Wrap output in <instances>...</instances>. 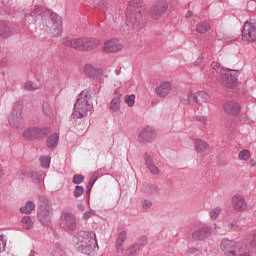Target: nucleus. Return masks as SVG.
<instances>
[{
    "label": "nucleus",
    "instance_id": "f8f14e48",
    "mask_svg": "<svg viewBox=\"0 0 256 256\" xmlns=\"http://www.w3.org/2000/svg\"><path fill=\"white\" fill-rule=\"evenodd\" d=\"M49 131V128L30 127L24 130L23 137L28 141L42 139V137L49 135Z\"/></svg>",
    "mask_w": 256,
    "mask_h": 256
},
{
    "label": "nucleus",
    "instance_id": "680f3d73",
    "mask_svg": "<svg viewBox=\"0 0 256 256\" xmlns=\"http://www.w3.org/2000/svg\"><path fill=\"white\" fill-rule=\"evenodd\" d=\"M5 175V173L3 172V170L0 169V179L1 177H3Z\"/></svg>",
    "mask_w": 256,
    "mask_h": 256
},
{
    "label": "nucleus",
    "instance_id": "393cba45",
    "mask_svg": "<svg viewBox=\"0 0 256 256\" xmlns=\"http://www.w3.org/2000/svg\"><path fill=\"white\" fill-rule=\"evenodd\" d=\"M0 37H3V39L11 37V27L5 21H0Z\"/></svg>",
    "mask_w": 256,
    "mask_h": 256
},
{
    "label": "nucleus",
    "instance_id": "f257e3e1",
    "mask_svg": "<svg viewBox=\"0 0 256 256\" xmlns=\"http://www.w3.org/2000/svg\"><path fill=\"white\" fill-rule=\"evenodd\" d=\"M126 25L132 31H141L147 25V18L143 15V2L131 0L126 9Z\"/></svg>",
    "mask_w": 256,
    "mask_h": 256
},
{
    "label": "nucleus",
    "instance_id": "6e6d98bb",
    "mask_svg": "<svg viewBox=\"0 0 256 256\" xmlns=\"http://www.w3.org/2000/svg\"><path fill=\"white\" fill-rule=\"evenodd\" d=\"M250 245H251V247L256 249V234L253 235Z\"/></svg>",
    "mask_w": 256,
    "mask_h": 256
},
{
    "label": "nucleus",
    "instance_id": "f704fd0d",
    "mask_svg": "<svg viewBox=\"0 0 256 256\" xmlns=\"http://www.w3.org/2000/svg\"><path fill=\"white\" fill-rule=\"evenodd\" d=\"M240 161H248L251 158V152L248 149L241 150L238 154Z\"/></svg>",
    "mask_w": 256,
    "mask_h": 256
},
{
    "label": "nucleus",
    "instance_id": "774afa93",
    "mask_svg": "<svg viewBox=\"0 0 256 256\" xmlns=\"http://www.w3.org/2000/svg\"><path fill=\"white\" fill-rule=\"evenodd\" d=\"M252 1H255V2H256V0H252Z\"/></svg>",
    "mask_w": 256,
    "mask_h": 256
},
{
    "label": "nucleus",
    "instance_id": "aec40b11",
    "mask_svg": "<svg viewBox=\"0 0 256 256\" xmlns=\"http://www.w3.org/2000/svg\"><path fill=\"white\" fill-rule=\"evenodd\" d=\"M63 223L68 231H77V217L75 215L69 212L64 213Z\"/></svg>",
    "mask_w": 256,
    "mask_h": 256
},
{
    "label": "nucleus",
    "instance_id": "bf43d9fd",
    "mask_svg": "<svg viewBox=\"0 0 256 256\" xmlns=\"http://www.w3.org/2000/svg\"><path fill=\"white\" fill-rule=\"evenodd\" d=\"M189 17H193V12L188 11V12L186 13V18H189Z\"/></svg>",
    "mask_w": 256,
    "mask_h": 256
},
{
    "label": "nucleus",
    "instance_id": "de8ad7c7",
    "mask_svg": "<svg viewBox=\"0 0 256 256\" xmlns=\"http://www.w3.org/2000/svg\"><path fill=\"white\" fill-rule=\"evenodd\" d=\"M110 0H101L98 4L95 5L98 9H105L109 5Z\"/></svg>",
    "mask_w": 256,
    "mask_h": 256
},
{
    "label": "nucleus",
    "instance_id": "6ab92c4d",
    "mask_svg": "<svg viewBox=\"0 0 256 256\" xmlns=\"http://www.w3.org/2000/svg\"><path fill=\"white\" fill-rule=\"evenodd\" d=\"M223 110L226 115H239V113H241V105L234 101H227L223 105Z\"/></svg>",
    "mask_w": 256,
    "mask_h": 256
},
{
    "label": "nucleus",
    "instance_id": "603ef678",
    "mask_svg": "<svg viewBox=\"0 0 256 256\" xmlns=\"http://www.w3.org/2000/svg\"><path fill=\"white\" fill-rule=\"evenodd\" d=\"M212 69H214L215 71H219V69H221V64L219 62H213L211 64Z\"/></svg>",
    "mask_w": 256,
    "mask_h": 256
},
{
    "label": "nucleus",
    "instance_id": "49530a36",
    "mask_svg": "<svg viewBox=\"0 0 256 256\" xmlns=\"http://www.w3.org/2000/svg\"><path fill=\"white\" fill-rule=\"evenodd\" d=\"M95 210H88V211H86L84 214H83V219L85 220V221H87V220H89V219H91V217H93V215H95Z\"/></svg>",
    "mask_w": 256,
    "mask_h": 256
},
{
    "label": "nucleus",
    "instance_id": "5fc2aeb1",
    "mask_svg": "<svg viewBox=\"0 0 256 256\" xmlns=\"http://www.w3.org/2000/svg\"><path fill=\"white\" fill-rule=\"evenodd\" d=\"M197 251H199V249L192 247L187 250V253H188V255H193V254L197 253Z\"/></svg>",
    "mask_w": 256,
    "mask_h": 256
},
{
    "label": "nucleus",
    "instance_id": "e2e57ef3",
    "mask_svg": "<svg viewBox=\"0 0 256 256\" xmlns=\"http://www.w3.org/2000/svg\"><path fill=\"white\" fill-rule=\"evenodd\" d=\"M29 256H35V251L31 250Z\"/></svg>",
    "mask_w": 256,
    "mask_h": 256
},
{
    "label": "nucleus",
    "instance_id": "a211bd4d",
    "mask_svg": "<svg viewBox=\"0 0 256 256\" xmlns=\"http://www.w3.org/2000/svg\"><path fill=\"white\" fill-rule=\"evenodd\" d=\"M171 89H172L171 82L164 81V82L160 83V85L155 88V94L160 99H165V97H167L169 95V93H171Z\"/></svg>",
    "mask_w": 256,
    "mask_h": 256
},
{
    "label": "nucleus",
    "instance_id": "e433bc0d",
    "mask_svg": "<svg viewBox=\"0 0 256 256\" xmlns=\"http://www.w3.org/2000/svg\"><path fill=\"white\" fill-rule=\"evenodd\" d=\"M45 13V8L41 6H35V8L32 9L30 15L31 17H39Z\"/></svg>",
    "mask_w": 256,
    "mask_h": 256
},
{
    "label": "nucleus",
    "instance_id": "864d4df0",
    "mask_svg": "<svg viewBox=\"0 0 256 256\" xmlns=\"http://www.w3.org/2000/svg\"><path fill=\"white\" fill-rule=\"evenodd\" d=\"M6 246H7V243H5V241L0 239V253H3V251H5Z\"/></svg>",
    "mask_w": 256,
    "mask_h": 256
},
{
    "label": "nucleus",
    "instance_id": "4d7b16f0",
    "mask_svg": "<svg viewBox=\"0 0 256 256\" xmlns=\"http://www.w3.org/2000/svg\"><path fill=\"white\" fill-rule=\"evenodd\" d=\"M77 209H79V211H85V205H83V204H78V205H77Z\"/></svg>",
    "mask_w": 256,
    "mask_h": 256
},
{
    "label": "nucleus",
    "instance_id": "c85d7f7f",
    "mask_svg": "<svg viewBox=\"0 0 256 256\" xmlns=\"http://www.w3.org/2000/svg\"><path fill=\"white\" fill-rule=\"evenodd\" d=\"M59 144V134L54 133L50 135L46 140V145L49 149H53V147H57Z\"/></svg>",
    "mask_w": 256,
    "mask_h": 256
},
{
    "label": "nucleus",
    "instance_id": "2f4dec72",
    "mask_svg": "<svg viewBox=\"0 0 256 256\" xmlns=\"http://www.w3.org/2000/svg\"><path fill=\"white\" fill-rule=\"evenodd\" d=\"M26 177H29L33 181V183H36V185L41 183V179H42L41 174H39L36 171L26 172Z\"/></svg>",
    "mask_w": 256,
    "mask_h": 256
},
{
    "label": "nucleus",
    "instance_id": "5701e85b",
    "mask_svg": "<svg viewBox=\"0 0 256 256\" xmlns=\"http://www.w3.org/2000/svg\"><path fill=\"white\" fill-rule=\"evenodd\" d=\"M182 101L185 105H193L197 103V93L193 91L186 92L182 95Z\"/></svg>",
    "mask_w": 256,
    "mask_h": 256
},
{
    "label": "nucleus",
    "instance_id": "7ed1b4c3",
    "mask_svg": "<svg viewBox=\"0 0 256 256\" xmlns=\"http://www.w3.org/2000/svg\"><path fill=\"white\" fill-rule=\"evenodd\" d=\"M78 241V249L84 253V255H91L95 251V245L97 244V234L93 231H78L76 234Z\"/></svg>",
    "mask_w": 256,
    "mask_h": 256
},
{
    "label": "nucleus",
    "instance_id": "4c0bfd02",
    "mask_svg": "<svg viewBox=\"0 0 256 256\" xmlns=\"http://www.w3.org/2000/svg\"><path fill=\"white\" fill-rule=\"evenodd\" d=\"M83 181H85V176L81 174H75L72 178V183H74V185H81Z\"/></svg>",
    "mask_w": 256,
    "mask_h": 256
},
{
    "label": "nucleus",
    "instance_id": "4be33fe9",
    "mask_svg": "<svg viewBox=\"0 0 256 256\" xmlns=\"http://www.w3.org/2000/svg\"><path fill=\"white\" fill-rule=\"evenodd\" d=\"M86 75L90 77V79H97V77L103 75V70L94 68L91 65H86L84 68Z\"/></svg>",
    "mask_w": 256,
    "mask_h": 256
},
{
    "label": "nucleus",
    "instance_id": "412c9836",
    "mask_svg": "<svg viewBox=\"0 0 256 256\" xmlns=\"http://www.w3.org/2000/svg\"><path fill=\"white\" fill-rule=\"evenodd\" d=\"M144 159L146 163L147 169L152 173V175H159V168L155 166V162L153 161V156L149 155V153L144 154Z\"/></svg>",
    "mask_w": 256,
    "mask_h": 256
},
{
    "label": "nucleus",
    "instance_id": "0eeeda50",
    "mask_svg": "<svg viewBox=\"0 0 256 256\" xmlns=\"http://www.w3.org/2000/svg\"><path fill=\"white\" fill-rule=\"evenodd\" d=\"M46 25L53 37H59L63 33V20L57 14H51L49 19L46 20Z\"/></svg>",
    "mask_w": 256,
    "mask_h": 256
},
{
    "label": "nucleus",
    "instance_id": "bb28decb",
    "mask_svg": "<svg viewBox=\"0 0 256 256\" xmlns=\"http://www.w3.org/2000/svg\"><path fill=\"white\" fill-rule=\"evenodd\" d=\"M194 146L197 153H204L205 150L209 149V144L205 140L196 139Z\"/></svg>",
    "mask_w": 256,
    "mask_h": 256
},
{
    "label": "nucleus",
    "instance_id": "7c9ffc66",
    "mask_svg": "<svg viewBox=\"0 0 256 256\" xmlns=\"http://www.w3.org/2000/svg\"><path fill=\"white\" fill-rule=\"evenodd\" d=\"M42 113L46 115V117H53L55 114V111L53 110V107H51V104L49 102H43L42 103Z\"/></svg>",
    "mask_w": 256,
    "mask_h": 256
},
{
    "label": "nucleus",
    "instance_id": "9b49d317",
    "mask_svg": "<svg viewBox=\"0 0 256 256\" xmlns=\"http://www.w3.org/2000/svg\"><path fill=\"white\" fill-rule=\"evenodd\" d=\"M221 83L225 85L227 89H233L237 85V77H239V72L237 70H227L221 74Z\"/></svg>",
    "mask_w": 256,
    "mask_h": 256
},
{
    "label": "nucleus",
    "instance_id": "b1692460",
    "mask_svg": "<svg viewBox=\"0 0 256 256\" xmlns=\"http://www.w3.org/2000/svg\"><path fill=\"white\" fill-rule=\"evenodd\" d=\"M209 99H211V94H209L207 91H198L196 93L197 105H203V103H208Z\"/></svg>",
    "mask_w": 256,
    "mask_h": 256
},
{
    "label": "nucleus",
    "instance_id": "9d476101",
    "mask_svg": "<svg viewBox=\"0 0 256 256\" xmlns=\"http://www.w3.org/2000/svg\"><path fill=\"white\" fill-rule=\"evenodd\" d=\"M167 9H169V4L165 0H159L155 4H153L149 10L151 19L154 21H159L165 13H167Z\"/></svg>",
    "mask_w": 256,
    "mask_h": 256
},
{
    "label": "nucleus",
    "instance_id": "6e6552de",
    "mask_svg": "<svg viewBox=\"0 0 256 256\" xmlns=\"http://www.w3.org/2000/svg\"><path fill=\"white\" fill-rule=\"evenodd\" d=\"M9 124L14 129H19L23 127V105L20 103L14 104L12 111L8 117Z\"/></svg>",
    "mask_w": 256,
    "mask_h": 256
},
{
    "label": "nucleus",
    "instance_id": "ea45409f",
    "mask_svg": "<svg viewBox=\"0 0 256 256\" xmlns=\"http://www.w3.org/2000/svg\"><path fill=\"white\" fill-rule=\"evenodd\" d=\"M85 193V188L83 186L76 185L75 190L73 192L74 197L78 198L81 197Z\"/></svg>",
    "mask_w": 256,
    "mask_h": 256
},
{
    "label": "nucleus",
    "instance_id": "338daca9",
    "mask_svg": "<svg viewBox=\"0 0 256 256\" xmlns=\"http://www.w3.org/2000/svg\"><path fill=\"white\" fill-rule=\"evenodd\" d=\"M215 228H217V224H214Z\"/></svg>",
    "mask_w": 256,
    "mask_h": 256
},
{
    "label": "nucleus",
    "instance_id": "cd10ccee",
    "mask_svg": "<svg viewBox=\"0 0 256 256\" xmlns=\"http://www.w3.org/2000/svg\"><path fill=\"white\" fill-rule=\"evenodd\" d=\"M211 30V24L207 21H202L196 25V31L200 33V35H205L208 31Z\"/></svg>",
    "mask_w": 256,
    "mask_h": 256
},
{
    "label": "nucleus",
    "instance_id": "a878e982",
    "mask_svg": "<svg viewBox=\"0 0 256 256\" xmlns=\"http://www.w3.org/2000/svg\"><path fill=\"white\" fill-rule=\"evenodd\" d=\"M114 98L111 100V103H110V109L112 111H119V109H121V94L120 93H117L115 92L114 94Z\"/></svg>",
    "mask_w": 256,
    "mask_h": 256
},
{
    "label": "nucleus",
    "instance_id": "f03ea898",
    "mask_svg": "<svg viewBox=\"0 0 256 256\" xmlns=\"http://www.w3.org/2000/svg\"><path fill=\"white\" fill-rule=\"evenodd\" d=\"M92 97L93 91L89 88L84 89L78 95L74 104V111L71 115L72 119H83V117H87V113L93 109V102H91Z\"/></svg>",
    "mask_w": 256,
    "mask_h": 256
},
{
    "label": "nucleus",
    "instance_id": "72a5a7b5",
    "mask_svg": "<svg viewBox=\"0 0 256 256\" xmlns=\"http://www.w3.org/2000/svg\"><path fill=\"white\" fill-rule=\"evenodd\" d=\"M21 223L23 225L24 229H32L33 228V221L31 220V217L24 216L21 220Z\"/></svg>",
    "mask_w": 256,
    "mask_h": 256
},
{
    "label": "nucleus",
    "instance_id": "13d9d810",
    "mask_svg": "<svg viewBox=\"0 0 256 256\" xmlns=\"http://www.w3.org/2000/svg\"><path fill=\"white\" fill-rule=\"evenodd\" d=\"M250 165H251V167H256V161L251 159L250 160Z\"/></svg>",
    "mask_w": 256,
    "mask_h": 256
},
{
    "label": "nucleus",
    "instance_id": "0e129e2a",
    "mask_svg": "<svg viewBox=\"0 0 256 256\" xmlns=\"http://www.w3.org/2000/svg\"><path fill=\"white\" fill-rule=\"evenodd\" d=\"M152 105H157V102L156 101H152Z\"/></svg>",
    "mask_w": 256,
    "mask_h": 256
},
{
    "label": "nucleus",
    "instance_id": "dca6fc26",
    "mask_svg": "<svg viewBox=\"0 0 256 256\" xmlns=\"http://www.w3.org/2000/svg\"><path fill=\"white\" fill-rule=\"evenodd\" d=\"M232 207L237 213H243V211L247 210V200H245V196L241 194H235L232 196Z\"/></svg>",
    "mask_w": 256,
    "mask_h": 256
},
{
    "label": "nucleus",
    "instance_id": "79ce46f5",
    "mask_svg": "<svg viewBox=\"0 0 256 256\" xmlns=\"http://www.w3.org/2000/svg\"><path fill=\"white\" fill-rule=\"evenodd\" d=\"M211 219H217L221 215V208L217 207L209 212Z\"/></svg>",
    "mask_w": 256,
    "mask_h": 256
},
{
    "label": "nucleus",
    "instance_id": "69168bd1",
    "mask_svg": "<svg viewBox=\"0 0 256 256\" xmlns=\"http://www.w3.org/2000/svg\"><path fill=\"white\" fill-rule=\"evenodd\" d=\"M45 13L49 14V11H48V10H45Z\"/></svg>",
    "mask_w": 256,
    "mask_h": 256
},
{
    "label": "nucleus",
    "instance_id": "473e14b6",
    "mask_svg": "<svg viewBox=\"0 0 256 256\" xmlns=\"http://www.w3.org/2000/svg\"><path fill=\"white\" fill-rule=\"evenodd\" d=\"M145 193H147V195H157L159 193V186L155 184H149L145 188Z\"/></svg>",
    "mask_w": 256,
    "mask_h": 256
},
{
    "label": "nucleus",
    "instance_id": "c756f323",
    "mask_svg": "<svg viewBox=\"0 0 256 256\" xmlns=\"http://www.w3.org/2000/svg\"><path fill=\"white\" fill-rule=\"evenodd\" d=\"M34 210H35V203L31 200H28L25 206L20 208V213H25V215H29Z\"/></svg>",
    "mask_w": 256,
    "mask_h": 256
},
{
    "label": "nucleus",
    "instance_id": "37998d69",
    "mask_svg": "<svg viewBox=\"0 0 256 256\" xmlns=\"http://www.w3.org/2000/svg\"><path fill=\"white\" fill-rule=\"evenodd\" d=\"M229 229H231V231H241V225L239 224L238 221H232L229 225H228Z\"/></svg>",
    "mask_w": 256,
    "mask_h": 256
},
{
    "label": "nucleus",
    "instance_id": "c9c22d12",
    "mask_svg": "<svg viewBox=\"0 0 256 256\" xmlns=\"http://www.w3.org/2000/svg\"><path fill=\"white\" fill-rule=\"evenodd\" d=\"M39 161H40L41 167H43L44 169H49V167L51 165L50 157L40 156Z\"/></svg>",
    "mask_w": 256,
    "mask_h": 256
},
{
    "label": "nucleus",
    "instance_id": "58836bf2",
    "mask_svg": "<svg viewBox=\"0 0 256 256\" xmlns=\"http://www.w3.org/2000/svg\"><path fill=\"white\" fill-rule=\"evenodd\" d=\"M124 101L128 107H133V105H135V95H126Z\"/></svg>",
    "mask_w": 256,
    "mask_h": 256
},
{
    "label": "nucleus",
    "instance_id": "052dcab7",
    "mask_svg": "<svg viewBox=\"0 0 256 256\" xmlns=\"http://www.w3.org/2000/svg\"><path fill=\"white\" fill-rule=\"evenodd\" d=\"M115 73L116 75H121V69H116Z\"/></svg>",
    "mask_w": 256,
    "mask_h": 256
},
{
    "label": "nucleus",
    "instance_id": "f3484780",
    "mask_svg": "<svg viewBox=\"0 0 256 256\" xmlns=\"http://www.w3.org/2000/svg\"><path fill=\"white\" fill-rule=\"evenodd\" d=\"M121 49H123V44L118 39L107 41L103 47L104 53H118Z\"/></svg>",
    "mask_w": 256,
    "mask_h": 256
},
{
    "label": "nucleus",
    "instance_id": "c03bdc74",
    "mask_svg": "<svg viewBox=\"0 0 256 256\" xmlns=\"http://www.w3.org/2000/svg\"><path fill=\"white\" fill-rule=\"evenodd\" d=\"M123 243H125L123 240L116 239L115 247L118 253H123Z\"/></svg>",
    "mask_w": 256,
    "mask_h": 256
},
{
    "label": "nucleus",
    "instance_id": "a19ab883",
    "mask_svg": "<svg viewBox=\"0 0 256 256\" xmlns=\"http://www.w3.org/2000/svg\"><path fill=\"white\" fill-rule=\"evenodd\" d=\"M24 89L26 91H37V85L31 81H28L24 84Z\"/></svg>",
    "mask_w": 256,
    "mask_h": 256
},
{
    "label": "nucleus",
    "instance_id": "423d86ee",
    "mask_svg": "<svg viewBox=\"0 0 256 256\" xmlns=\"http://www.w3.org/2000/svg\"><path fill=\"white\" fill-rule=\"evenodd\" d=\"M53 219V207L51 202L46 201L38 207V221L42 225L49 226Z\"/></svg>",
    "mask_w": 256,
    "mask_h": 256
},
{
    "label": "nucleus",
    "instance_id": "4468645a",
    "mask_svg": "<svg viewBox=\"0 0 256 256\" xmlns=\"http://www.w3.org/2000/svg\"><path fill=\"white\" fill-rule=\"evenodd\" d=\"M157 137V132L155 128L148 126L145 127L138 135L139 143H151Z\"/></svg>",
    "mask_w": 256,
    "mask_h": 256
},
{
    "label": "nucleus",
    "instance_id": "2eb2a0df",
    "mask_svg": "<svg viewBox=\"0 0 256 256\" xmlns=\"http://www.w3.org/2000/svg\"><path fill=\"white\" fill-rule=\"evenodd\" d=\"M211 233H213L211 227L201 226L192 233V239L194 241H205V239L211 237Z\"/></svg>",
    "mask_w": 256,
    "mask_h": 256
},
{
    "label": "nucleus",
    "instance_id": "a18cd8bd",
    "mask_svg": "<svg viewBox=\"0 0 256 256\" xmlns=\"http://www.w3.org/2000/svg\"><path fill=\"white\" fill-rule=\"evenodd\" d=\"M141 205L143 209H151L153 207V202L151 200L145 199L141 202Z\"/></svg>",
    "mask_w": 256,
    "mask_h": 256
},
{
    "label": "nucleus",
    "instance_id": "1a4fd4ad",
    "mask_svg": "<svg viewBox=\"0 0 256 256\" xmlns=\"http://www.w3.org/2000/svg\"><path fill=\"white\" fill-rule=\"evenodd\" d=\"M147 236H141L135 240L133 244H131L124 253V256H137L139 255V251H143L145 247H147Z\"/></svg>",
    "mask_w": 256,
    "mask_h": 256
},
{
    "label": "nucleus",
    "instance_id": "09e8293b",
    "mask_svg": "<svg viewBox=\"0 0 256 256\" xmlns=\"http://www.w3.org/2000/svg\"><path fill=\"white\" fill-rule=\"evenodd\" d=\"M118 240L120 241H127V231L123 230L121 231L119 234H118V237H117Z\"/></svg>",
    "mask_w": 256,
    "mask_h": 256
},
{
    "label": "nucleus",
    "instance_id": "8fccbe9b",
    "mask_svg": "<svg viewBox=\"0 0 256 256\" xmlns=\"http://www.w3.org/2000/svg\"><path fill=\"white\" fill-rule=\"evenodd\" d=\"M93 185H95V178H90V180L86 186L87 193H89V191H91V189H93Z\"/></svg>",
    "mask_w": 256,
    "mask_h": 256
},
{
    "label": "nucleus",
    "instance_id": "20e7f679",
    "mask_svg": "<svg viewBox=\"0 0 256 256\" xmlns=\"http://www.w3.org/2000/svg\"><path fill=\"white\" fill-rule=\"evenodd\" d=\"M220 249L224 256H251L247 251V246L227 238L222 239Z\"/></svg>",
    "mask_w": 256,
    "mask_h": 256
},
{
    "label": "nucleus",
    "instance_id": "3c124183",
    "mask_svg": "<svg viewBox=\"0 0 256 256\" xmlns=\"http://www.w3.org/2000/svg\"><path fill=\"white\" fill-rule=\"evenodd\" d=\"M100 177H101V170H98L94 172V174L90 177V179H95V181H97V179H99Z\"/></svg>",
    "mask_w": 256,
    "mask_h": 256
},
{
    "label": "nucleus",
    "instance_id": "39448f33",
    "mask_svg": "<svg viewBox=\"0 0 256 256\" xmlns=\"http://www.w3.org/2000/svg\"><path fill=\"white\" fill-rule=\"evenodd\" d=\"M63 44L66 47H71V49H76L77 51H93L96 47H99V40L97 38H76V39H66Z\"/></svg>",
    "mask_w": 256,
    "mask_h": 256
},
{
    "label": "nucleus",
    "instance_id": "ddd939ff",
    "mask_svg": "<svg viewBox=\"0 0 256 256\" xmlns=\"http://www.w3.org/2000/svg\"><path fill=\"white\" fill-rule=\"evenodd\" d=\"M256 40V26L255 23L246 21L242 29V41L253 43Z\"/></svg>",
    "mask_w": 256,
    "mask_h": 256
}]
</instances>
